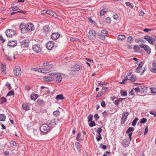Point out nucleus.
<instances>
[{"instance_id": "nucleus-1", "label": "nucleus", "mask_w": 156, "mask_h": 156, "mask_svg": "<svg viewBox=\"0 0 156 156\" xmlns=\"http://www.w3.org/2000/svg\"><path fill=\"white\" fill-rule=\"evenodd\" d=\"M51 77H55V80L57 83H60L62 80L63 74L59 73H52L49 74Z\"/></svg>"}, {"instance_id": "nucleus-2", "label": "nucleus", "mask_w": 156, "mask_h": 156, "mask_svg": "<svg viewBox=\"0 0 156 156\" xmlns=\"http://www.w3.org/2000/svg\"><path fill=\"white\" fill-rule=\"evenodd\" d=\"M144 62H140L137 68L136 69V72L137 73H140V75H142L146 70V66L144 65Z\"/></svg>"}, {"instance_id": "nucleus-3", "label": "nucleus", "mask_w": 156, "mask_h": 156, "mask_svg": "<svg viewBox=\"0 0 156 156\" xmlns=\"http://www.w3.org/2000/svg\"><path fill=\"white\" fill-rule=\"evenodd\" d=\"M39 132L36 129H33L28 133V136L33 139H36L39 136Z\"/></svg>"}, {"instance_id": "nucleus-4", "label": "nucleus", "mask_w": 156, "mask_h": 156, "mask_svg": "<svg viewBox=\"0 0 156 156\" xmlns=\"http://www.w3.org/2000/svg\"><path fill=\"white\" fill-rule=\"evenodd\" d=\"M32 49L34 51L37 53L41 52L42 48L40 44H35L32 46Z\"/></svg>"}, {"instance_id": "nucleus-5", "label": "nucleus", "mask_w": 156, "mask_h": 156, "mask_svg": "<svg viewBox=\"0 0 156 156\" xmlns=\"http://www.w3.org/2000/svg\"><path fill=\"white\" fill-rule=\"evenodd\" d=\"M88 38L90 40L94 39L96 37V33L95 31L93 30H89L87 33Z\"/></svg>"}, {"instance_id": "nucleus-6", "label": "nucleus", "mask_w": 156, "mask_h": 156, "mask_svg": "<svg viewBox=\"0 0 156 156\" xmlns=\"http://www.w3.org/2000/svg\"><path fill=\"white\" fill-rule=\"evenodd\" d=\"M13 73L14 75L17 76H20L21 74L20 67L18 66H15L13 69Z\"/></svg>"}, {"instance_id": "nucleus-7", "label": "nucleus", "mask_w": 156, "mask_h": 156, "mask_svg": "<svg viewBox=\"0 0 156 156\" xmlns=\"http://www.w3.org/2000/svg\"><path fill=\"white\" fill-rule=\"evenodd\" d=\"M49 128L48 126L46 124L42 125L40 127V129L42 132H47L49 130Z\"/></svg>"}, {"instance_id": "nucleus-8", "label": "nucleus", "mask_w": 156, "mask_h": 156, "mask_svg": "<svg viewBox=\"0 0 156 156\" xmlns=\"http://www.w3.org/2000/svg\"><path fill=\"white\" fill-rule=\"evenodd\" d=\"M6 34L8 37H12L15 35V32L12 29H8L5 31Z\"/></svg>"}, {"instance_id": "nucleus-9", "label": "nucleus", "mask_w": 156, "mask_h": 156, "mask_svg": "<svg viewBox=\"0 0 156 156\" xmlns=\"http://www.w3.org/2000/svg\"><path fill=\"white\" fill-rule=\"evenodd\" d=\"M140 47L143 48L148 54H150L151 51V48L148 45L146 44H142L140 45Z\"/></svg>"}, {"instance_id": "nucleus-10", "label": "nucleus", "mask_w": 156, "mask_h": 156, "mask_svg": "<svg viewBox=\"0 0 156 156\" xmlns=\"http://www.w3.org/2000/svg\"><path fill=\"white\" fill-rule=\"evenodd\" d=\"M129 115V113L127 112H125L123 113L121 118V124H123L125 122Z\"/></svg>"}, {"instance_id": "nucleus-11", "label": "nucleus", "mask_w": 156, "mask_h": 156, "mask_svg": "<svg viewBox=\"0 0 156 156\" xmlns=\"http://www.w3.org/2000/svg\"><path fill=\"white\" fill-rule=\"evenodd\" d=\"M27 30L30 32H31L34 30L35 27L34 25L30 23H28L26 26Z\"/></svg>"}, {"instance_id": "nucleus-12", "label": "nucleus", "mask_w": 156, "mask_h": 156, "mask_svg": "<svg viewBox=\"0 0 156 156\" xmlns=\"http://www.w3.org/2000/svg\"><path fill=\"white\" fill-rule=\"evenodd\" d=\"M54 46V42L50 41H48L46 44V47L47 49L49 50H51Z\"/></svg>"}, {"instance_id": "nucleus-13", "label": "nucleus", "mask_w": 156, "mask_h": 156, "mask_svg": "<svg viewBox=\"0 0 156 156\" xmlns=\"http://www.w3.org/2000/svg\"><path fill=\"white\" fill-rule=\"evenodd\" d=\"M29 43V41L27 40H23L20 42L21 47L25 48L28 47Z\"/></svg>"}, {"instance_id": "nucleus-14", "label": "nucleus", "mask_w": 156, "mask_h": 156, "mask_svg": "<svg viewBox=\"0 0 156 156\" xmlns=\"http://www.w3.org/2000/svg\"><path fill=\"white\" fill-rule=\"evenodd\" d=\"M17 44V42L16 41H9L8 42V45L12 47L16 46Z\"/></svg>"}, {"instance_id": "nucleus-15", "label": "nucleus", "mask_w": 156, "mask_h": 156, "mask_svg": "<svg viewBox=\"0 0 156 156\" xmlns=\"http://www.w3.org/2000/svg\"><path fill=\"white\" fill-rule=\"evenodd\" d=\"M53 77H51L50 75L49 76H45L43 78L44 81L46 82H51L54 80Z\"/></svg>"}, {"instance_id": "nucleus-16", "label": "nucleus", "mask_w": 156, "mask_h": 156, "mask_svg": "<svg viewBox=\"0 0 156 156\" xmlns=\"http://www.w3.org/2000/svg\"><path fill=\"white\" fill-rule=\"evenodd\" d=\"M20 29L22 33H24L26 32V28L24 23H21L20 26Z\"/></svg>"}, {"instance_id": "nucleus-17", "label": "nucleus", "mask_w": 156, "mask_h": 156, "mask_svg": "<svg viewBox=\"0 0 156 156\" xmlns=\"http://www.w3.org/2000/svg\"><path fill=\"white\" fill-rule=\"evenodd\" d=\"M151 71L153 73H156V61L152 62V67L151 69Z\"/></svg>"}, {"instance_id": "nucleus-18", "label": "nucleus", "mask_w": 156, "mask_h": 156, "mask_svg": "<svg viewBox=\"0 0 156 156\" xmlns=\"http://www.w3.org/2000/svg\"><path fill=\"white\" fill-rule=\"evenodd\" d=\"M60 36V34L58 33H53L51 35V38L53 40H56Z\"/></svg>"}, {"instance_id": "nucleus-19", "label": "nucleus", "mask_w": 156, "mask_h": 156, "mask_svg": "<svg viewBox=\"0 0 156 156\" xmlns=\"http://www.w3.org/2000/svg\"><path fill=\"white\" fill-rule=\"evenodd\" d=\"M48 123L52 126H55L58 124V121L57 119H52L50 122H49Z\"/></svg>"}, {"instance_id": "nucleus-20", "label": "nucleus", "mask_w": 156, "mask_h": 156, "mask_svg": "<svg viewBox=\"0 0 156 156\" xmlns=\"http://www.w3.org/2000/svg\"><path fill=\"white\" fill-rule=\"evenodd\" d=\"M38 94H35L34 93H32L30 95V98L31 100H35L38 97Z\"/></svg>"}, {"instance_id": "nucleus-21", "label": "nucleus", "mask_w": 156, "mask_h": 156, "mask_svg": "<svg viewBox=\"0 0 156 156\" xmlns=\"http://www.w3.org/2000/svg\"><path fill=\"white\" fill-rule=\"evenodd\" d=\"M144 39L147 40L148 42L151 44H153V42L152 40L150 38V36H145L144 37Z\"/></svg>"}, {"instance_id": "nucleus-22", "label": "nucleus", "mask_w": 156, "mask_h": 156, "mask_svg": "<svg viewBox=\"0 0 156 156\" xmlns=\"http://www.w3.org/2000/svg\"><path fill=\"white\" fill-rule=\"evenodd\" d=\"M23 109L26 110H28L30 109V106L29 104H24L22 106Z\"/></svg>"}, {"instance_id": "nucleus-23", "label": "nucleus", "mask_w": 156, "mask_h": 156, "mask_svg": "<svg viewBox=\"0 0 156 156\" xmlns=\"http://www.w3.org/2000/svg\"><path fill=\"white\" fill-rule=\"evenodd\" d=\"M1 72L4 75L5 74V71L6 70L5 66L4 64H2L1 66Z\"/></svg>"}, {"instance_id": "nucleus-24", "label": "nucleus", "mask_w": 156, "mask_h": 156, "mask_svg": "<svg viewBox=\"0 0 156 156\" xmlns=\"http://www.w3.org/2000/svg\"><path fill=\"white\" fill-rule=\"evenodd\" d=\"M40 72L43 73H49V70H48L47 68H42L41 69L40 71Z\"/></svg>"}, {"instance_id": "nucleus-25", "label": "nucleus", "mask_w": 156, "mask_h": 156, "mask_svg": "<svg viewBox=\"0 0 156 156\" xmlns=\"http://www.w3.org/2000/svg\"><path fill=\"white\" fill-rule=\"evenodd\" d=\"M11 54L10 53H8V55H5V60L8 61H11L12 60Z\"/></svg>"}, {"instance_id": "nucleus-26", "label": "nucleus", "mask_w": 156, "mask_h": 156, "mask_svg": "<svg viewBox=\"0 0 156 156\" xmlns=\"http://www.w3.org/2000/svg\"><path fill=\"white\" fill-rule=\"evenodd\" d=\"M132 73V70H131L128 73L126 77L127 80H129L131 81V77L132 76V75L131 74Z\"/></svg>"}, {"instance_id": "nucleus-27", "label": "nucleus", "mask_w": 156, "mask_h": 156, "mask_svg": "<svg viewBox=\"0 0 156 156\" xmlns=\"http://www.w3.org/2000/svg\"><path fill=\"white\" fill-rule=\"evenodd\" d=\"M47 13L55 17H57V15L55 13L50 10H47Z\"/></svg>"}, {"instance_id": "nucleus-28", "label": "nucleus", "mask_w": 156, "mask_h": 156, "mask_svg": "<svg viewBox=\"0 0 156 156\" xmlns=\"http://www.w3.org/2000/svg\"><path fill=\"white\" fill-rule=\"evenodd\" d=\"M126 38V36L124 35H119L118 36V39L119 40L122 41Z\"/></svg>"}, {"instance_id": "nucleus-29", "label": "nucleus", "mask_w": 156, "mask_h": 156, "mask_svg": "<svg viewBox=\"0 0 156 156\" xmlns=\"http://www.w3.org/2000/svg\"><path fill=\"white\" fill-rule=\"evenodd\" d=\"M6 116L3 114H0V121L3 122L5 120Z\"/></svg>"}, {"instance_id": "nucleus-30", "label": "nucleus", "mask_w": 156, "mask_h": 156, "mask_svg": "<svg viewBox=\"0 0 156 156\" xmlns=\"http://www.w3.org/2000/svg\"><path fill=\"white\" fill-rule=\"evenodd\" d=\"M72 68L75 70L76 71H78L80 69V67L78 65H75Z\"/></svg>"}, {"instance_id": "nucleus-31", "label": "nucleus", "mask_w": 156, "mask_h": 156, "mask_svg": "<svg viewBox=\"0 0 156 156\" xmlns=\"http://www.w3.org/2000/svg\"><path fill=\"white\" fill-rule=\"evenodd\" d=\"M43 30L46 32H48L50 30L49 26L47 25L44 26Z\"/></svg>"}, {"instance_id": "nucleus-32", "label": "nucleus", "mask_w": 156, "mask_h": 156, "mask_svg": "<svg viewBox=\"0 0 156 156\" xmlns=\"http://www.w3.org/2000/svg\"><path fill=\"white\" fill-rule=\"evenodd\" d=\"M81 136V135L80 133L77 134L76 139L78 141H81L82 140V139L80 137Z\"/></svg>"}, {"instance_id": "nucleus-33", "label": "nucleus", "mask_w": 156, "mask_h": 156, "mask_svg": "<svg viewBox=\"0 0 156 156\" xmlns=\"http://www.w3.org/2000/svg\"><path fill=\"white\" fill-rule=\"evenodd\" d=\"M54 68V66L52 64H49L47 66V69H48V70H49V72H50L51 71L52 69Z\"/></svg>"}, {"instance_id": "nucleus-34", "label": "nucleus", "mask_w": 156, "mask_h": 156, "mask_svg": "<svg viewBox=\"0 0 156 156\" xmlns=\"http://www.w3.org/2000/svg\"><path fill=\"white\" fill-rule=\"evenodd\" d=\"M135 41L137 43H140V42H145L144 40L141 38L136 39L135 40Z\"/></svg>"}, {"instance_id": "nucleus-35", "label": "nucleus", "mask_w": 156, "mask_h": 156, "mask_svg": "<svg viewBox=\"0 0 156 156\" xmlns=\"http://www.w3.org/2000/svg\"><path fill=\"white\" fill-rule=\"evenodd\" d=\"M56 99L57 100H62L64 99V97L62 95L59 94L56 96Z\"/></svg>"}, {"instance_id": "nucleus-36", "label": "nucleus", "mask_w": 156, "mask_h": 156, "mask_svg": "<svg viewBox=\"0 0 156 156\" xmlns=\"http://www.w3.org/2000/svg\"><path fill=\"white\" fill-rule=\"evenodd\" d=\"M53 115L55 116H59L60 115V112L59 111L56 110L53 112Z\"/></svg>"}, {"instance_id": "nucleus-37", "label": "nucleus", "mask_w": 156, "mask_h": 156, "mask_svg": "<svg viewBox=\"0 0 156 156\" xmlns=\"http://www.w3.org/2000/svg\"><path fill=\"white\" fill-rule=\"evenodd\" d=\"M138 120V118H135L132 122V125L133 126H135L136 125V124Z\"/></svg>"}, {"instance_id": "nucleus-38", "label": "nucleus", "mask_w": 156, "mask_h": 156, "mask_svg": "<svg viewBox=\"0 0 156 156\" xmlns=\"http://www.w3.org/2000/svg\"><path fill=\"white\" fill-rule=\"evenodd\" d=\"M133 48L136 51H138L140 49V47L136 45L134 46Z\"/></svg>"}, {"instance_id": "nucleus-39", "label": "nucleus", "mask_w": 156, "mask_h": 156, "mask_svg": "<svg viewBox=\"0 0 156 156\" xmlns=\"http://www.w3.org/2000/svg\"><path fill=\"white\" fill-rule=\"evenodd\" d=\"M107 11L105 9L101 10L100 11V15L101 16H103L106 12Z\"/></svg>"}, {"instance_id": "nucleus-40", "label": "nucleus", "mask_w": 156, "mask_h": 156, "mask_svg": "<svg viewBox=\"0 0 156 156\" xmlns=\"http://www.w3.org/2000/svg\"><path fill=\"white\" fill-rule=\"evenodd\" d=\"M76 71L75 70H74V69H73L72 68H71V72L70 73V74L71 75H74L76 73Z\"/></svg>"}, {"instance_id": "nucleus-41", "label": "nucleus", "mask_w": 156, "mask_h": 156, "mask_svg": "<svg viewBox=\"0 0 156 156\" xmlns=\"http://www.w3.org/2000/svg\"><path fill=\"white\" fill-rule=\"evenodd\" d=\"M93 117V116L92 115H90L88 116L87 118L88 122H89L92 121Z\"/></svg>"}, {"instance_id": "nucleus-42", "label": "nucleus", "mask_w": 156, "mask_h": 156, "mask_svg": "<svg viewBox=\"0 0 156 156\" xmlns=\"http://www.w3.org/2000/svg\"><path fill=\"white\" fill-rule=\"evenodd\" d=\"M126 5L129 6L131 8H133V5L130 2H127L126 3Z\"/></svg>"}, {"instance_id": "nucleus-43", "label": "nucleus", "mask_w": 156, "mask_h": 156, "mask_svg": "<svg viewBox=\"0 0 156 156\" xmlns=\"http://www.w3.org/2000/svg\"><path fill=\"white\" fill-rule=\"evenodd\" d=\"M151 90V92L153 93H156V88L154 87H151L150 88Z\"/></svg>"}, {"instance_id": "nucleus-44", "label": "nucleus", "mask_w": 156, "mask_h": 156, "mask_svg": "<svg viewBox=\"0 0 156 156\" xmlns=\"http://www.w3.org/2000/svg\"><path fill=\"white\" fill-rule=\"evenodd\" d=\"M49 62L47 61H44L43 63V65L44 66H48L49 65Z\"/></svg>"}, {"instance_id": "nucleus-45", "label": "nucleus", "mask_w": 156, "mask_h": 156, "mask_svg": "<svg viewBox=\"0 0 156 156\" xmlns=\"http://www.w3.org/2000/svg\"><path fill=\"white\" fill-rule=\"evenodd\" d=\"M37 103L40 105H42L44 103L43 100L41 99H38L37 100Z\"/></svg>"}, {"instance_id": "nucleus-46", "label": "nucleus", "mask_w": 156, "mask_h": 156, "mask_svg": "<svg viewBox=\"0 0 156 156\" xmlns=\"http://www.w3.org/2000/svg\"><path fill=\"white\" fill-rule=\"evenodd\" d=\"M136 80V77L135 75H132L131 78V81L132 82H134Z\"/></svg>"}, {"instance_id": "nucleus-47", "label": "nucleus", "mask_w": 156, "mask_h": 156, "mask_svg": "<svg viewBox=\"0 0 156 156\" xmlns=\"http://www.w3.org/2000/svg\"><path fill=\"white\" fill-rule=\"evenodd\" d=\"M22 12L23 13H26V12L25 11H18L17 12H12L10 14L11 15H12L16 13L17 12Z\"/></svg>"}, {"instance_id": "nucleus-48", "label": "nucleus", "mask_w": 156, "mask_h": 156, "mask_svg": "<svg viewBox=\"0 0 156 156\" xmlns=\"http://www.w3.org/2000/svg\"><path fill=\"white\" fill-rule=\"evenodd\" d=\"M89 125L90 127H93L95 126V122L94 121H91L90 122L89 124Z\"/></svg>"}, {"instance_id": "nucleus-49", "label": "nucleus", "mask_w": 156, "mask_h": 156, "mask_svg": "<svg viewBox=\"0 0 156 156\" xmlns=\"http://www.w3.org/2000/svg\"><path fill=\"white\" fill-rule=\"evenodd\" d=\"M99 38L101 40H104L105 39V36L102 34H100L99 35Z\"/></svg>"}, {"instance_id": "nucleus-50", "label": "nucleus", "mask_w": 156, "mask_h": 156, "mask_svg": "<svg viewBox=\"0 0 156 156\" xmlns=\"http://www.w3.org/2000/svg\"><path fill=\"white\" fill-rule=\"evenodd\" d=\"M120 93L122 96H126L127 95V92L126 91L121 90Z\"/></svg>"}, {"instance_id": "nucleus-51", "label": "nucleus", "mask_w": 156, "mask_h": 156, "mask_svg": "<svg viewBox=\"0 0 156 156\" xmlns=\"http://www.w3.org/2000/svg\"><path fill=\"white\" fill-rule=\"evenodd\" d=\"M134 130L133 128L132 127H129L126 132V133H130V132L133 131Z\"/></svg>"}, {"instance_id": "nucleus-52", "label": "nucleus", "mask_w": 156, "mask_h": 156, "mask_svg": "<svg viewBox=\"0 0 156 156\" xmlns=\"http://www.w3.org/2000/svg\"><path fill=\"white\" fill-rule=\"evenodd\" d=\"M147 121V119L146 118H143L140 120V123H144Z\"/></svg>"}, {"instance_id": "nucleus-53", "label": "nucleus", "mask_w": 156, "mask_h": 156, "mask_svg": "<svg viewBox=\"0 0 156 156\" xmlns=\"http://www.w3.org/2000/svg\"><path fill=\"white\" fill-rule=\"evenodd\" d=\"M106 22L107 23L109 24L111 22V19L109 17H108L105 19Z\"/></svg>"}, {"instance_id": "nucleus-54", "label": "nucleus", "mask_w": 156, "mask_h": 156, "mask_svg": "<svg viewBox=\"0 0 156 156\" xmlns=\"http://www.w3.org/2000/svg\"><path fill=\"white\" fill-rule=\"evenodd\" d=\"M1 103L3 104V103L5 102L6 101V99L4 97H2L1 98Z\"/></svg>"}, {"instance_id": "nucleus-55", "label": "nucleus", "mask_w": 156, "mask_h": 156, "mask_svg": "<svg viewBox=\"0 0 156 156\" xmlns=\"http://www.w3.org/2000/svg\"><path fill=\"white\" fill-rule=\"evenodd\" d=\"M101 139H102V137L100 134H98L97 136L96 139L98 141H99Z\"/></svg>"}, {"instance_id": "nucleus-56", "label": "nucleus", "mask_w": 156, "mask_h": 156, "mask_svg": "<svg viewBox=\"0 0 156 156\" xmlns=\"http://www.w3.org/2000/svg\"><path fill=\"white\" fill-rule=\"evenodd\" d=\"M88 19L89 21H90L91 23H93L94 25L96 24L95 21H93L90 17H88Z\"/></svg>"}, {"instance_id": "nucleus-57", "label": "nucleus", "mask_w": 156, "mask_h": 156, "mask_svg": "<svg viewBox=\"0 0 156 156\" xmlns=\"http://www.w3.org/2000/svg\"><path fill=\"white\" fill-rule=\"evenodd\" d=\"M40 69H41L40 68L38 69V68H32L31 69L32 70H33L36 72H40Z\"/></svg>"}, {"instance_id": "nucleus-58", "label": "nucleus", "mask_w": 156, "mask_h": 156, "mask_svg": "<svg viewBox=\"0 0 156 156\" xmlns=\"http://www.w3.org/2000/svg\"><path fill=\"white\" fill-rule=\"evenodd\" d=\"M102 131V129L101 128H98L96 131L97 133L98 134H100V133Z\"/></svg>"}, {"instance_id": "nucleus-59", "label": "nucleus", "mask_w": 156, "mask_h": 156, "mask_svg": "<svg viewBox=\"0 0 156 156\" xmlns=\"http://www.w3.org/2000/svg\"><path fill=\"white\" fill-rule=\"evenodd\" d=\"M14 92L12 91H10L7 94V96H11L14 94Z\"/></svg>"}, {"instance_id": "nucleus-60", "label": "nucleus", "mask_w": 156, "mask_h": 156, "mask_svg": "<svg viewBox=\"0 0 156 156\" xmlns=\"http://www.w3.org/2000/svg\"><path fill=\"white\" fill-rule=\"evenodd\" d=\"M75 145L76 147L78 149V148H80V144L78 142H76L75 143Z\"/></svg>"}, {"instance_id": "nucleus-61", "label": "nucleus", "mask_w": 156, "mask_h": 156, "mask_svg": "<svg viewBox=\"0 0 156 156\" xmlns=\"http://www.w3.org/2000/svg\"><path fill=\"white\" fill-rule=\"evenodd\" d=\"M150 38L151 39H154V42H155L156 41V37L153 35H151V37H150Z\"/></svg>"}, {"instance_id": "nucleus-62", "label": "nucleus", "mask_w": 156, "mask_h": 156, "mask_svg": "<svg viewBox=\"0 0 156 156\" xmlns=\"http://www.w3.org/2000/svg\"><path fill=\"white\" fill-rule=\"evenodd\" d=\"M150 113L152 115H154V117L156 116V111H152L150 112Z\"/></svg>"}, {"instance_id": "nucleus-63", "label": "nucleus", "mask_w": 156, "mask_h": 156, "mask_svg": "<svg viewBox=\"0 0 156 156\" xmlns=\"http://www.w3.org/2000/svg\"><path fill=\"white\" fill-rule=\"evenodd\" d=\"M101 106L103 107H105V102L104 101H102L101 102Z\"/></svg>"}, {"instance_id": "nucleus-64", "label": "nucleus", "mask_w": 156, "mask_h": 156, "mask_svg": "<svg viewBox=\"0 0 156 156\" xmlns=\"http://www.w3.org/2000/svg\"><path fill=\"white\" fill-rule=\"evenodd\" d=\"M133 41V38L132 37L129 36L128 38V41L130 43L131 41Z\"/></svg>"}]
</instances>
